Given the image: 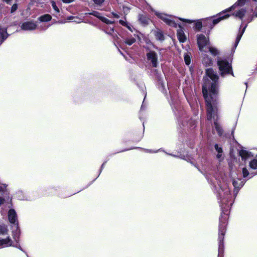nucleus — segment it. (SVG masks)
<instances>
[{"instance_id":"obj_6","label":"nucleus","mask_w":257,"mask_h":257,"mask_svg":"<svg viewBox=\"0 0 257 257\" xmlns=\"http://www.w3.org/2000/svg\"><path fill=\"white\" fill-rule=\"evenodd\" d=\"M151 11L155 13V14L158 17V18L161 19L168 25L173 27H177V24L173 20L174 18L172 16L168 15L162 13H160L154 10L153 9H151Z\"/></svg>"},{"instance_id":"obj_5","label":"nucleus","mask_w":257,"mask_h":257,"mask_svg":"<svg viewBox=\"0 0 257 257\" xmlns=\"http://www.w3.org/2000/svg\"><path fill=\"white\" fill-rule=\"evenodd\" d=\"M217 65L222 76L230 73V72H232L230 64L225 59L219 58L217 60Z\"/></svg>"},{"instance_id":"obj_52","label":"nucleus","mask_w":257,"mask_h":257,"mask_svg":"<svg viewBox=\"0 0 257 257\" xmlns=\"http://www.w3.org/2000/svg\"><path fill=\"white\" fill-rule=\"evenodd\" d=\"M181 158L182 159H185V158H183V157H181Z\"/></svg>"},{"instance_id":"obj_22","label":"nucleus","mask_w":257,"mask_h":257,"mask_svg":"<svg viewBox=\"0 0 257 257\" xmlns=\"http://www.w3.org/2000/svg\"><path fill=\"white\" fill-rule=\"evenodd\" d=\"M52 19L51 16L49 14L44 15L39 18V20L41 22H48Z\"/></svg>"},{"instance_id":"obj_35","label":"nucleus","mask_w":257,"mask_h":257,"mask_svg":"<svg viewBox=\"0 0 257 257\" xmlns=\"http://www.w3.org/2000/svg\"><path fill=\"white\" fill-rule=\"evenodd\" d=\"M161 150V149H159L158 150H156V151H154V150H148V149H147L146 150V152H147V153H156L157 152H158L159 151H160Z\"/></svg>"},{"instance_id":"obj_15","label":"nucleus","mask_w":257,"mask_h":257,"mask_svg":"<svg viewBox=\"0 0 257 257\" xmlns=\"http://www.w3.org/2000/svg\"><path fill=\"white\" fill-rule=\"evenodd\" d=\"M246 12V11L245 9L241 8L239 10H236L232 14V15L242 20L243 17L245 16Z\"/></svg>"},{"instance_id":"obj_24","label":"nucleus","mask_w":257,"mask_h":257,"mask_svg":"<svg viewBox=\"0 0 257 257\" xmlns=\"http://www.w3.org/2000/svg\"><path fill=\"white\" fill-rule=\"evenodd\" d=\"M249 167L252 169L257 170V159H252L249 162Z\"/></svg>"},{"instance_id":"obj_51","label":"nucleus","mask_w":257,"mask_h":257,"mask_svg":"<svg viewBox=\"0 0 257 257\" xmlns=\"http://www.w3.org/2000/svg\"><path fill=\"white\" fill-rule=\"evenodd\" d=\"M72 17H69V20H71V19H72Z\"/></svg>"},{"instance_id":"obj_31","label":"nucleus","mask_w":257,"mask_h":257,"mask_svg":"<svg viewBox=\"0 0 257 257\" xmlns=\"http://www.w3.org/2000/svg\"><path fill=\"white\" fill-rule=\"evenodd\" d=\"M184 61L186 65H189L190 64V57L188 54H186L184 55Z\"/></svg>"},{"instance_id":"obj_20","label":"nucleus","mask_w":257,"mask_h":257,"mask_svg":"<svg viewBox=\"0 0 257 257\" xmlns=\"http://www.w3.org/2000/svg\"><path fill=\"white\" fill-rule=\"evenodd\" d=\"M138 19L141 23L143 25H147L149 23V19L146 16L140 14Z\"/></svg>"},{"instance_id":"obj_41","label":"nucleus","mask_w":257,"mask_h":257,"mask_svg":"<svg viewBox=\"0 0 257 257\" xmlns=\"http://www.w3.org/2000/svg\"><path fill=\"white\" fill-rule=\"evenodd\" d=\"M125 27L130 31H131L132 32H133V30H132V27L128 25V24H127V25L125 26Z\"/></svg>"},{"instance_id":"obj_30","label":"nucleus","mask_w":257,"mask_h":257,"mask_svg":"<svg viewBox=\"0 0 257 257\" xmlns=\"http://www.w3.org/2000/svg\"><path fill=\"white\" fill-rule=\"evenodd\" d=\"M101 21L106 24H112L114 23V21L109 20L104 17L101 18Z\"/></svg>"},{"instance_id":"obj_10","label":"nucleus","mask_w":257,"mask_h":257,"mask_svg":"<svg viewBox=\"0 0 257 257\" xmlns=\"http://www.w3.org/2000/svg\"><path fill=\"white\" fill-rule=\"evenodd\" d=\"M245 182L240 179H233L232 184L234 187V195L235 197L238 192V190L244 184Z\"/></svg>"},{"instance_id":"obj_42","label":"nucleus","mask_w":257,"mask_h":257,"mask_svg":"<svg viewBox=\"0 0 257 257\" xmlns=\"http://www.w3.org/2000/svg\"><path fill=\"white\" fill-rule=\"evenodd\" d=\"M196 124V122L194 121V120H192L190 123V126L191 127H193L195 124Z\"/></svg>"},{"instance_id":"obj_4","label":"nucleus","mask_w":257,"mask_h":257,"mask_svg":"<svg viewBox=\"0 0 257 257\" xmlns=\"http://www.w3.org/2000/svg\"><path fill=\"white\" fill-rule=\"evenodd\" d=\"M8 218L10 222L13 224L16 230H13V236L15 240L18 242L20 235V229L18 226L17 214L14 209H11L8 212Z\"/></svg>"},{"instance_id":"obj_13","label":"nucleus","mask_w":257,"mask_h":257,"mask_svg":"<svg viewBox=\"0 0 257 257\" xmlns=\"http://www.w3.org/2000/svg\"><path fill=\"white\" fill-rule=\"evenodd\" d=\"M8 35L7 28L2 27L0 26V44L3 43V42L8 38Z\"/></svg>"},{"instance_id":"obj_43","label":"nucleus","mask_w":257,"mask_h":257,"mask_svg":"<svg viewBox=\"0 0 257 257\" xmlns=\"http://www.w3.org/2000/svg\"><path fill=\"white\" fill-rule=\"evenodd\" d=\"M5 199L0 197V206L4 203Z\"/></svg>"},{"instance_id":"obj_32","label":"nucleus","mask_w":257,"mask_h":257,"mask_svg":"<svg viewBox=\"0 0 257 257\" xmlns=\"http://www.w3.org/2000/svg\"><path fill=\"white\" fill-rule=\"evenodd\" d=\"M52 6L53 8V9L57 12V13H59V8L57 7L56 6V4L55 3V2L53 1L52 2Z\"/></svg>"},{"instance_id":"obj_3","label":"nucleus","mask_w":257,"mask_h":257,"mask_svg":"<svg viewBox=\"0 0 257 257\" xmlns=\"http://www.w3.org/2000/svg\"><path fill=\"white\" fill-rule=\"evenodd\" d=\"M245 1L246 0H238L237 2L230 8L226 10L224 12L223 11L222 12L218 14L216 19H214L212 21L210 18H207L204 20V25L207 26L208 24L209 25V28L212 29L214 25L218 24L221 20L227 19L229 17V15H224L225 12L234 10L236 8L237 6H243L245 4Z\"/></svg>"},{"instance_id":"obj_25","label":"nucleus","mask_w":257,"mask_h":257,"mask_svg":"<svg viewBox=\"0 0 257 257\" xmlns=\"http://www.w3.org/2000/svg\"><path fill=\"white\" fill-rule=\"evenodd\" d=\"M95 7H100L102 6L105 0H92Z\"/></svg>"},{"instance_id":"obj_23","label":"nucleus","mask_w":257,"mask_h":257,"mask_svg":"<svg viewBox=\"0 0 257 257\" xmlns=\"http://www.w3.org/2000/svg\"><path fill=\"white\" fill-rule=\"evenodd\" d=\"M155 36L156 39L163 41L164 40V35L160 31H157L155 32Z\"/></svg>"},{"instance_id":"obj_1","label":"nucleus","mask_w":257,"mask_h":257,"mask_svg":"<svg viewBox=\"0 0 257 257\" xmlns=\"http://www.w3.org/2000/svg\"><path fill=\"white\" fill-rule=\"evenodd\" d=\"M202 86V93L206 102L207 118L213 120L216 131L219 136L223 134V130L217 122L219 118L218 112V76L212 68L206 70V76Z\"/></svg>"},{"instance_id":"obj_21","label":"nucleus","mask_w":257,"mask_h":257,"mask_svg":"<svg viewBox=\"0 0 257 257\" xmlns=\"http://www.w3.org/2000/svg\"><path fill=\"white\" fill-rule=\"evenodd\" d=\"M207 49L213 56H217L219 54V51L214 47L208 46L207 48Z\"/></svg>"},{"instance_id":"obj_16","label":"nucleus","mask_w":257,"mask_h":257,"mask_svg":"<svg viewBox=\"0 0 257 257\" xmlns=\"http://www.w3.org/2000/svg\"><path fill=\"white\" fill-rule=\"evenodd\" d=\"M202 63L206 66H211L212 64V60L208 55L206 54H204L202 55Z\"/></svg>"},{"instance_id":"obj_12","label":"nucleus","mask_w":257,"mask_h":257,"mask_svg":"<svg viewBox=\"0 0 257 257\" xmlns=\"http://www.w3.org/2000/svg\"><path fill=\"white\" fill-rule=\"evenodd\" d=\"M239 155L242 160H246L253 157L252 154L248 151L242 149L239 151Z\"/></svg>"},{"instance_id":"obj_46","label":"nucleus","mask_w":257,"mask_h":257,"mask_svg":"<svg viewBox=\"0 0 257 257\" xmlns=\"http://www.w3.org/2000/svg\"><path fill=\"white\" fill-rule=\"evenodd\" d=\"M5 2H6L7 4H10L11 0H4Z\"/></svg>"},{"instance_id":"obj_29","label":"nucleus","mask_w":257,"mask_h":257,"mask_svg":"<svg viewBox=\"0 0 257 257\" xmlns=\"http://www.w3.org/2000/svg\"><path fill=\"white\" fill-rule=\"evenodd\" d=\"M202 27V23L200 21H197L195 24V29L200 31Z\"/></svg>"},{"instance_id":"obj_8","label":"nucleus","mask_w":257,"mask_h":257,"mask_svg":"<svg viewBox=\"0 0 257 257\" xmlns=\"http://www.w3.org/2000/svg\"><path fill=\"white\" fill-rule=\"evenodd\" d=\"M147 57L154 67H157L158 66V57L156 53L153 51H150L147 53Z\"/></svg>"},{"instance_id":"obj_2","label":"nucleus","mask_w":257,"mask_h":257,"mask_svg":"<svg viewBox=\"0 0 257 257\" xmlns=\"http://www.w3.org/2000/svg\"><path fill=\"white\" fill-rule=\"evenodd\" d=\"M218 195L219 199L220 200V206L222 209V213L220 218V223L219 225V233H218V257H223V238L226 230V226L228 220V215L229 211L228 208L229 206L232 205L230 203L227 206H224L228 202L229 200L231 198L230 191L228 185L223 182L220 185V188L218 191Z\"/></svg>"},{"instance_id":"obj_33","label":"nucleus","mask_w":257,"mask_h":257,"mask_svg":"<svg viewBox=\"0 0 257 257\" xmlns=\"http://www.w3.org/2000/svg\"><path fill=\"white\" fill-rule=\"evenodd\" d=\"M7 187V185L5 184H0V191H4L6 188Z\"/></svg>"},{"instance_id":"obj_27","label":"nucleus","mask_w":257,"mask_h":257,"mask_svg":"<svg viewBox=\"0 0 257 257\" xmlns=\"http://www.w3.org/2000/svg\"><path fill=\"white\" fill-rule=\"evenodd\" d=\"M86 14H88V15H92V16H93L94 17H96L98 18L100 20H101V18L103 17L102 16H101V14H100V13H99L97 11H92L91 13H87Z\"/></svg>"},{"instance_id":"obj_40","label":"nucleus","mask_w":257,"mask_h":257,"mask_svg":"<svg viewBox=\"0 0 257 257\" xmlns=\"http://www.w3.org/2000/svg\"><path fill=\"white\" fill-rule=\"evenodd\" d=\"M64 3L69 4L73 2V0H62Z\"/></svg>"},{"instance_id":"obj_11","label":"nucleus","mask_w":257,"mask_h":257,"mask_svg":"<svg viewBox=\"0 0 257 257\" xmlns=\"http://www.w3.org/2000/svg\"><path fill=\"white\" fill-rule=\"evenodd\" d=\"M12 244L13 240L11 239L10 236H8L6 238L0 237V248L12 246Z\"/></svg>"},{"instance_id":"obj_38","label":"nucleus","mask_w":257,"mask_h":257,"mask_svg":"<svg viewBox=\"0 0 257 257\" xmlns=\"http://www.w3.org/2000/svg\"><path fill=\"white\" fill-rule=\"evenodd\" d=\"M119 23L122 26H125L127 25V23L124 21L120 20Z\"/></svg>"},{"instance_id":"obj_47","label":"nucleus","mask_w":257,"mask_h":257,"mask_svg":"<svg viewBox=\"0 0 257 257\" xmlns=\"http://www.w3.org/2000/svg\"><path fill=\"white\" fill-rule=\"evenodd\" d=\"M168 155H170V156H174V157H176L175 155H172V154H168Z\"/></svg>"},{"instance_id":"obj_34","label":"nucleus","mask_w":257,"mask_h":257,"mask_svg":"<svg viewBox=\"0 0 257 257\" xmlns=\"http://www.w3.org/2000/svg\"><path fill=\"white\" fill-rule=\"evenodd\" d=\"M18 9V6L17 4H14L13 5L12 9H11V13H13L14 12H15Z\"/></svg>"},{"instance_id":"obj_45","label":"nucleus","mask_w":257,"mask_h":257,"mask_svg":"<svg viewBox=\"0 0 257 257\" xmlns=\"http://www.w3.org/2000/svg\"><path fill=\"white\" fill-rule=\"evenodd\" d=\"M74 22H76V23H80L81 21H80V20L79 19V20H78V18H76V19H75V20L74 21Z\"/></svg>"},{"instance_id":"obj_14","label":"nucleus","mask_w":257,"mask_h":257,"mask_svg":"<svg viewBox=\"0 0 257 257\" xmlns=\"http://www.w3.org/2000/svg\"><path fill=\"white\" fill-rule=\"evenodd\" d=\"M177 35L180 42L183 43L186 40V37L182 27L179 26V29L177 30Z\"/></svg>"},{"instance_id":"obj_17","label":"nucleus","mask_w":257,"mask_h":257,"mask_svg":"<svg viewBox=\"0 0 257 257\" xmlns=\"http://www.w3.org/2000/svg\"><path fill=\"white\" fill-rule=\"evenodd\" d=\"M246 27H247V25H246L241 30H240L239 31L238 34V35L236 37V40H235V44H234V49H235L236 48L238 44L239 43V42L244 32Z\"/></svg>"},{"instance_id":"obj_44","label":"nucleus","mask_w":257,"mask_h":257,"mask_svg":"<svg viewBox=\"0 0 257 257\" xmlns=\"http://www.w3.org/2000/svg\"><path fill=\"white\" fill-rule=\"evenodd\" d=\"M16 247H17L19 249H20V250H23L22 248H21V246L20 244H17L15 246Z\"/></svg>"},{"instance_id":"obj_7","label":"nucleus","mask_w":257,"mask_h":257,"mask_svg":"<svg viewBox=\"0 0 257 257\" xmlns=\"http://www.w3.org/2000/svg\"><path fill=\"white\" fill-rule=\"evenodd\" d=\"M197 40L199 50L201 52L206 53L207 52V48L209 44V37H207L203 34H199L197 36Z\"/></svg>"},{"instance_id":"obj_9","label":"nucleus","mask_w":257,"mask_h":257,"mask_svg":"<svg viewBox=\"0 0 257 257\" xmlns=\"http://www.w3.org/2000/svg\"><path fill=\"white\" fill-rule=\"evenodd\" d=\"M37 25L36 22L31 21L23 23L21 25V29L25 31H33L36 29Z\"/></svg>"},{"instance_id":"obj_26","label":"nucleus","mask_w":257,"mask_h":257,"mask_svg":"<svg viewBox=\"0 0 257 257\" xmlns=\"http://www.w3.org/2000/svg\"><path fill=\"white\" fill-rule=\"evenodd\" d=\"M136 42V39L133 37L127 38L125 40V43L131 46Z\"/></svg>"},{"instance_id":"obj_50","label":"nucleus","mask_w":257,"mask_h":257,"mask_svg":"<svg viewBox=\"0 0 257 257\" xmlns=\"http://www.w3.org/2000/svg\"><path fill=\"white\" fill-rule=\"evenodd\" d=\"M104 165V163H103V164L102 165V166H101V168L103 167Z\"/></svg>"},{"instance_id":"obj_19","label":"nucleus","mask_w":257,"mask_h":257,"mask_svg":"<svg viewBox=\"0 0 257 257\" xmlns=\"http://www.w3.org/2000/svg\"><path fill=\"white\" fill-rule=\"evenodd\" d=\"M9 229L8 226L4 224H0V235H6L8 233Z\"/></svg>"},{"instance_id":"obj_28","label":"nucleus","mask_w":257,"mask_h":257,"mask_svg":"<svg viewBox=\"0 0 257 257\" xmlns=\"http://www.w3.org/2000/svg\"><path fill=\"white\" fill-rule=\"evenodd\" d=\"M242 175L244 178H245L249 175H250L249 178H251L254 175H252V174H249L248 170L246 168H243L242 169Z\"/></svg>"},{"instance_id":"obj_39","label":"nucleus","mask_w":257,"mask_h":257,"mask_svg":"<svg viewBox=\"0 0 257 257\" xmlns=\"http://www.w3.org/2000/svg\"><path fill=\"white\" fill-rule=\"evenodd\" d=\"M111 15H112V16L114 18H115L116 19H118L119 18V16L118 14H116V13H112Z\"/></svg>"},{"instance_id":"obj_36","label":"nucleus","mask_w":257,"mask_h":257,"mask_svg":"<svg viewBox=\"0 0 257 257\" xmlns=\"http://www.w3.org/2000/svg\"><path fill=\"white\" fill-rule=\"evenodd\" d=\"M179 19L183 22L188 23H192L193 22V21H192V20H189V19H182V18H179Z\"/></svg>"},{"instance_id":"obj_48","label":"nucleus","mask_w":257,"mask_h":257,"mask_svg":"<svg viewBox=\"0 0 257 257\" xmlns=\"http://www.w3.org/2000/svg\"><path fill=\"white\" fill-rule=\"evenodd\" d=\"M254 17H257V13L254 14Z\"/></svg>"},{"instance_id":"obj_37","label":"nucleus","mask_w":257,"mask_h":257,"mask_svg":"<svg viewBox=\"0 0 257 257\" xmlns=\"http://www.w3.org/2000/svg\"><path fill=\"white\" fill-rule=\"evenodd\" d=\"M113 32V28H110V29H108L105 32L107 33V34H111L112 33V32Z\"/></svg>"},{"instance_id":"obj_18","label":"nucleus","mask_w":257,"mask_h":257,"mask_svg":"<svg viewBox=\"0 0 257 257\" xmlns=\"http://www.w3.org/2000/svg\"><path fill=\"white\" fill-rule=\"evenodd\" d=\"M215 149L217 152L216 155L217 158L220 161L223 159V151L221 147H219L217 144H215L214 146Z\"/></svg>"},{"instance_id":"obj_49","label":"nucleus","mask_w":257,"mask_h":257,"mask_svg":"<svg viewBox=\"0 0 257 257\" xmlns=\"http://www.w3.org/2000/svg\"><path fill=\"white\" fill-rule=\"evenodd\" d=\"M251 20H252V19L249 20V21H247V23H249L251 21Z\"/></svg>"}]
</instances>
